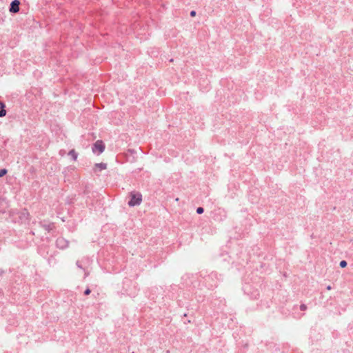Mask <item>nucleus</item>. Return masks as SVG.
Wrapping results in <instances>:
<instances>
[{
    "label": "nucleus",
    "mask_w": 353,
    "mask_h": 353,
    "mask_svg": "<svg viewBox=\"0 0 353 353\" xmlns=\"http://www.w3.org/2000/svg\"><path fill=\"white\" fill-rule=\"evenodd\" d=\"M181 279L190 293L195 296L198 302H202L205 297L203 289L205 288L212 290L217 288L223 281V276L216 271H212L210 273L207 271H201L199 274H185Z\"/></svg>",
    "instance_id": "nucleus-1"
},
{
    "label": "nucleus",
    "mask_w": 353,
    "mask_h": 353,
    "mask_svg": "<svg viewBox=\"0 0 353 353\" xmlns=\"http://www.w3.org/2000/svg\"><path fill=\"white\" fill-rule=\"evenodd\" d=\"M219 258L223 261L231 262L232 264L239 266H245L250 260L245 248L236 243L230 251L224 250V252L221 253Z\"/></svg>",
    "instance_id": "nucleus-2"
},
{
    "label": "nucleus",
    "mask_w": 353,
    "mask_h": 353,
    "mask_svg": "<svg viewBox=\"0 0 353 353\" xmlns=\"http://www.w3.org/2000/svg\"><path fill=\"white\" fill-rule=\"evenodd\" d=\"M10 216L14 223L19 224H28L30 220V214L26 208L21 210L12 209L9 212Z\"/></svg>",
    "instance_id": "nucleus-3"
},
{
    "label": "nucleus",
    "mask_w": 353,
    "mask_h": 353,
    "mask_svg": "<svg viewBox=\"0 0 353 353\" xmlns=\"http://www.w3.org/2000/svg\"><path fill=\"white\" fill-rule=\"evenodd\" d=\"M122 284L123 294H127L130 296H135L137 294L139 289L137 282L128 278H125Z\"/></svg>",
    "instance_id": "nucleus-4"
},
{
    "label": "nucleus",
    "mask_w": 353,
    "mask_h": 353,
    "mask_svg": "<svg viewBox=\"0 0 353 353\" xmlns=\"http://www.w3.org/2000/svg\"><path fill=\"white\" fill-rule=\"evenodd\" d=\"M242 290L244 294L252 299H256L259 296L258 285L256 283H250L245 280L243 283Z\"/></svg>",
    "instance_id": "nucleus-5"
},
{
    "label": "nucleus",
    "mask_w": 353,
    "mask_h": 353,
    "mask_svg": "<svg viewBox=\"0 0 353 353\" xmlns=\"http://www.w3.org/2000/svg\"><path fill=\"white\" fill-rule=\"evenodd\" d=\"M181 292H183L181 291V289L179 285L172 284L170 285L169 288L167 289L165 296H168L171 299H176L179 305L182 307L184 305V303L182 299H179Z\"/></svg>",
    "instance_id": "nucleus-6"
},
{
    "label": "nucleus",
    "mask_w": 353,
    "mask_h": 353,
    "mask_svg": "<svg viewBox=\"0 0 353 353\" xmlns=\"http://www.w3.org/2000/svg\"><path fill=\"white\" fill-rule=\"evenodd\" d=\"M143 200V196L139 192H131L130 193V199L128 201V205L130 207H135L139 205Z\"/></svg>",
    "instance_id": "nucleus-7"
},
{
    "label": "nucleus",
    "mask_w": 353,
    "mask_h": 353,
    "mask_svg": "<svg viewBox=\"0 0 353 353\" xmlns=\"http://www.w3.org/2000/svg\"><path fill=\"white\" fill-rule=\"evenodd\" d=\"M227 218V212L223 208H216L212 211V219L216 222H223Z\"/></svg>",
    "instance_id": "nucleus-8"
},
{
    "label": "nucleus",
    "mask_w": 353,
    "mask_h": 353,
    "mask_svg": "<svg viewBox=\"0 0 353 353\" xmlns=\"http://www.w3.org/2000/svg\"><path fill=\"white\" fill-rule=\"evenodd\" d=\"M165 292L161 286H153L148 290V296L151 300H155Z\"/></svg>",
    "instance_id": "nucleus-9"
},
{
    "label": "nucleus",
    "mask_w": 353,
    "mask_h": 353,
    "mask_svg": "<svg viewBox=\"0 0 353 353\" xmlns=\"http://www.w3.org/2000/svg\"><path fill=\"white\" fill-rule=\"evenodd\" d=\"M105 149V145L102 140H97L92 145V152L97 155L102 154Z\"/></svg>",
    "instance_id": "nucleus-10"
},
{
    "label": "nucleus",
    "mask_w": 353,
    "mask_h": 353,
    "mask_svg": "<svg viewBox=\"0 0 353 353\" xmlns=\"http://www.w3.org/2000/svg\"><path fill=\"white\" fill-rule=\"evenodd\" d=\"M200 227L202 234H213L216 232V228L208 221L205 223H201Z\"/></svg>",
    "instance_id": "nucleus-11"
},
{
    "label": "nucleus",
    "mask_w": 353,
    "mask_h": 353,
    "mask_svg": "<svg viewBox=\"0 0 353 353\" xmlns=\"http://www.w3.org/2000/svg\"><path fill=\"white\" fill-rule=\"evenodd\" d=\"M20 4L21 2L19 0H12L9 6L8 10L9 12L12 14H15L20 11Z\"/></svg>",
    "instance_id": "nucleus-12"
},
{
    "label": "nucleus",
    "mask_w": 353,
    "mask_h": 353,
    "mask_svg": "<svg viewBox=\"0 0 353 353\" xmlns=\"http://www.w3.org/2000/svg\"><path fill=\"white\" fill-rule=\"evenodd\" d=\"M55 244L57 248L65 250L69 246V241L63 236H59L56 240Z\"/></svg>",
    "instance_id": "nucleus-13"
},
{
    "label": "nucleus",
    "mask_w": 353,
    "mask_h": 353,
    "mask_svg": "<svg viewBox=\"0 0 353 353\" xmlns=\"http://www.w3.org/2000/svg\"><path fill=\"white\" fill-rule=\"evenodd\" d=\"M137 151L134 149L129 148L125 152L126 160L128 162L134 163L137 161Z\"/></svg>",
    "instance_id": "nucleus-14"
},
{
    "label": "nucleus",
    "mask_w": 353,
    "mask_h": 353,
    "mask_svg": "<svg viewBox=\"0 0 353 353\" xmlns=\"http://www.w3.org/2000/svg\"><path fill=\"white\" fill-rule=\"evenodd\" d=\"M39 225L46 230L48 232H50L55 228L54 223L49 222L46 220L39 221Z\"/></svg>",
    "instance_id": "nucleus-15"
},
{
    "label": "nucleus",
    "mask_w": 353,
    "mask_h": 353,
    "mask_svg": "<svg viewBox=\"0 0 353 353\" xmlns=\"http://www.w3.org/2000/svg\"><path fill=\"white\" fill-rule=\"evenodd\" d=\"M74 170L75 167L74 165H69L63 168L62 174L65 178H69Z\"/></svg>",
    "instance_id": "nucleus-16"
},
{
    "label": "nucleus",
    "mask_w": 353,
    "mask_h": 353,
    "mask_svg": "<svg viewBox=\"0 0 353 353\" xmlns=\"http://www.w3.org/2000/svg\"><path fill=\"white\" fill-rule=\"evenodd\" d=\"M92 194V185L89 183H86L84 185L83 190L81 193L82 195L86 196L87 198L90 197V194Z\"/></svg>",
    "instance_id": "nucleus-17"
},
{
    "label": "nucleus",
    "mask_w": 353,
    "mask_h": 353,
    "mask_svg": "<svg viewBox=\"0 0 353 353\" xmlns=\"http://www.w3.org/2000/svg\"><path fill=\"white\" fill-rule=\"evenodd\" d=\"M107 168V163H97L94 164V172H101L103 170H105Z\"/></svg>",
    "instance_id": "nucleus-18"
},
{
    "label": "nucleus",
    "mask_w": 353,
    "mask_h": 353,
    "mask_svg": "<svg viewBox=\"0 0 353 353\" xmlns=\"http://www.w3.org/2000/svg\"><path fill=\"white\" fill-rule=\"evenodd\" d=\"M7 114L5 102L0 101V118L4 117Z\"/></svg>",
    "instance_id": "nucleus-19"
},
{
    "label": "nucleus",
    "mask_w": 353,
    "mask_h": 353,
    "mask_svg": "<svg viewBox=\"0 0 353 353\" xmlns=\"http://www.w3.org/2000/svg\"><path fill=\"white\" fill-rule=\"evenodd\" d=\"M77 224L74 220L68 222L67 228L70 232H74L77 230Z\"/></svg>",
    "instance_id": "nucleus-20"
},
{
    "label": "nucleus",
    "mask_w": 353,
    "mask_h": 353,
    "mask_svg": "<svg viewBox=\"0 0 353 353\" xmlns=\"http://www.w3.org/2000/svg\"><path fill=\"white\" fill-rule=\"evenodd\" d=\"M68 155L71 157L72 160L76 161L78 158V153L74 149H72L68 152Z\"/></svg>",
    "instance_id": "nucleus-21"
},
{
    "label": "nucleus",
    "mask_w": 353,
    "mask_h": 353,
    "mask_svg": "<svg viewBox=\"0 0 353 353\" xmlns=\"http://www.w3.org/2000/svg\"><path fill=\"white\" fill-rule=\"evenodd\" d=\"M76 201V195L68 196L66 197L65 203L68 205H72Z\"/></svg>",
    "instance_id": "nucleus-22"
},
{
    "label": "nucleus",
    "mask_w": 353,
    "mask_h": 353,
    "mask_svg": "<svg viewBox=\"0 0 353 353\" xmlns=\"http://www.w3.org/2000/svg\"><path fill=\"white\" fill-rule=\"evenodd\" d=\"M271 303L269 301H261L260 307L261 308H269L270 307Z\"/></svg>",
    "instance_id": "nucleus-23"
},
{
    "label": "nucleus",
    "mask_w": 353,
    "mask_h": 353,
    "mask_svg": "<svg viewBox=\"0 0 353 353\" xmlns=\"http://www.w3.org/2000/svg\"><path fill=\"white\" fill-rule=\"evenodd\" d=\"M48 263L50 266H53L57 263L56 259L53 256H50L48 259Z\"/></svg>",
    "instance_id": "nucleus-24"
},
{
    "label": "nucleus",
    "mask_w": 353,
    "mask_h": 353,
    "mask_svg": "<svg viewBox=\"0 0 353 353\" xmlns=\"http://www.w3.org/2000/svg\"><path fill=\"white\" fill-rule=\"evenodd\" d=\"M8 173V170L6 168L0 169V178L4 176Z\"/></svg>",
    "instance_id": "nucleus-25"
},
{
    "label": "nucleus",
    "mask_w": 353,
    "mask_h": 353,
    "mask_svg": "<svg viewBox=\"0 0 353 353\" xmlns=\"http://www.w3.org/2000/svg\"><path fill=\"white\" fill-rule=\"evenodd\" d=\"M347 265V262L345 260H342L339 263V266L341 268H345Z\"/></svg>",
    "instance_id": "nucleus-26"
},
{
    "label": "nucleus",
    "mask_w": 353,
    "mask_h": 353,
    "mask_svg": "<svg viewBox=\"0 0 353 353\" xmlns=\"http://www.w3.org/2000/svg\"><path fill=\"white\" fill-rule=\"evenodd\" d=\"M204 208L201 206L196 208V212L198 214H201L204 212Z\"/></svg>",
    "instance_id": "nucleus-27"
},
{
    "label": "nucleus",
    "mask_w": 353,
    "mask_h": 353,
    "mask_svg": "<svg viewBox=\"0 0 353 353\" xmlns=\"http://www.w3.org/2000/svg\"><path fill=\"white\" fill-rule=\"evenodd\" d=\"M76 265L78 268L83 270L84 272L85 271V270L83 268L82 265L81 264L80 261H77L76 262Z\"/></svg>",
    "instance_id": "nucleus-28"
},
{
    "label": "nucleus",
    "mask_w": 353,
    "mask_h": 353,
    "mask_svg": "<svg viewBox=\"0 0 353 353\" xmlns=\"http://www.w3.org/2000/svg\"><path fill=\"white\" fill-rule=\"evenodd\" d=\"M4 297V292L1 288H0V301L3 300Z\"/></svg>",
    "instance_id": "nucleus-29"
},
{
    "label": "nucleus",
    "mask_w": 353,
    "mask_h": 353,
    "mask_svg": "<svg viewBox=\"0 0 353 353\" xmlns=\"http://www.w3.org/2000/svg\"><path fill=\"white\" fill-rule=\"evenodd\" d=\"M91 293V290L89 288H87L85 290H84V295L87 296V295H89Z\"/></svg>",
    "instance_id": "nucleus-30"
},
{
    "label": "nucleus",
    "mask_w": 353,
    "mask_h": 353,
    "mask_svg": "<svg viewBox=\"0 0 353 353\" xmlns=\"http://www.w3.org/2000/svg\"><path fill=\"white\" fill-rule=\"evenodd\" d=\"M307 307V305L305 304H303V303L300 305V310H302V311L306 310Z\"/></svg>",
    "instance_id": "nucleus-31"
},
{
    "label": "nucleus",
    "mask_w": 353,
    "mask_h": 353,
    "mask_svg": "<svg viewBox=\"0 0 353 353\" xmlns=\"http://www.w3.org/2000/svg\"><path fill=\"white\" fill-rule=\"evenodd\" d=\"M196 10H191V11H190V16L191 17H196Z\"/></svg>",
    "instance_id": "nucleus-32"
},
{
    "label": "nucleus",
    "mask_w": 353,
    "mask_h": 353,
    "mask_svg": "<svg viewBox=\"0 0 353 353\" xmlns=\"http://www.w3.org/2000/svg\"><path fill=\"white\" fill-rule=\"evenodd\" d=\"M185 299H188L190 298V293H184L183 292L182 296Z\"/></svg>",
    "instance_id": "nucleus-33"
},
{
    "label": "nucleus",
    "mask_w": 353,
    "mask_h": 353,
    "mask_svg": "<svg viewBox=\"0 0 353 353\" xmlns=\"http://www.w3.org/2000/svg\"><path fill=\"white\" fill-rule=\"evenodd\" d=\"M5 272H6L5 270H3V269L0 268V279H1V277L5 274Z\"/></svg>",
    "instance_id": "nucleus-34"
},
{
    "label": "nucleus",
    "mask_w": 353,
    "mask_h": 353,
    "mask_svg": "<svg viewBox=\"0 0 353 353\" xmlns=\"http://www.w3.org/2000/svg\"><path fill=\"white\" fill-rule=\"evenodd\" d=\"M2 203H6V199L5 198H1V197H0V205H1Z\"/></svg>",
    "instance_id": "nucleus-35"
},
{
    "label": "nucleus",
    "mask_w": 353,
    "mask_h": 353,
    "mask_svg": "<svg viewBox=\"0 0 353 353\" xmlns=\"http://www.w3.org/2000/svg\"><path fill=\"white\" fill-rule=\"evenodd\" d=\"M29 234L30 235H32V236H34L35 234L33 230H31L30 232H29Z\"/></svg>",
    "instance_id": "nucleus-36"
},
{
    "label": "nucleus",
    "mask_w": 353,
    "mask_h": 353,
    "mask_svg": "<svg viewBox=\"0 0 353 353\" xmlns=\"http://www.w3.org/2000/svg\"><path fill=\"white\" fill-rule=\"evenodd\" d=\"M0 213L5 214L6 213L5 209H0Z\"/></svg>",
    "instance_id": "nucleus-37"
},
{
    "label": "nucleus",
    "mask_w": 353,
    "mask_h": 353,
    "mask_svg": "<svg viewBox=\"0 0 353 353\" xmlns=\"http://www.w3.org/2000/svg\"><path fill=\"white\" fill-rule=\"evenodd\" d=\"M141 170H142V168H137V169L134 171V172H140Z\"/></svg>",
    "instance_id": "nucleus-38"
},
{
    "label": "nucleus",
    "mask_w": 353,
    "mask_h": 353,
    "mask_svg": "<svg viewBox=\"0 0 353 353\" xmlns=\"http://www.w3.org/2000/svg\"><path fill=\"white\" fill-rule=\"evenodd\" d=\"M326 289H327V290H330L332 289V287H331L330 285H327V286L326 287Z\"/></svg>",
    "instance_id": "nucleus-39"
},
{
    "label": "nucleus",
    "mask_w": 353,
    "mask_h": 353,
    "mask_svg": "<svg viewBox=\"0 0 353 353\" xmlns=\"http://www.w3.org/2000/svg\"><path fill=\"white\" fill-rule=\"evenodd\" d=\"M61 221H62L63 222H65V218H64V217L61 218Z\"/></svg>",
    "instance_id": "nucleus-40"
},
{
    "label": "nucleus",
    "mask_w": 353,
    "mask_h": 353,
    "mask_svg": "<svg viewBox=\"0 0 353 353\" xmlns=\"http://www.w3.org/2000/svg\"><path fill=\"white\" fill-rule=\"evenodd\" d=\"M88 275V272H85V276H87Z\"/></svg>",
    "instance_id": "nucleus-41"
},
{
    "label": "nucleus",
    "mask_w": 353,
    "mask_h": 353,
    "mask_svg": "<svg viewBox=\"0 0 353 353\" xmlns=\"http://www.w3.org/2000/svg\"><path fill=\"white\" fill-rule=\"evenodd\" d=\"M183 316H187V314H186V313H184V314H183Z\"/></svg>",
    "instance_id": "nucleus-42"
}]
</instances>
